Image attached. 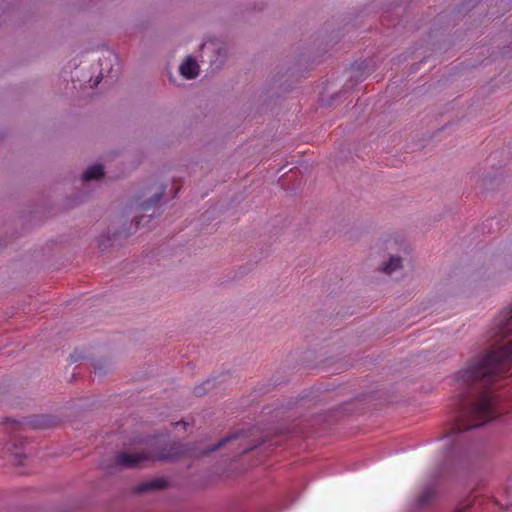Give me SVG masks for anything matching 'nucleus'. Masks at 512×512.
<instances>
[{
  "instance_id": "f257e3e1",
  "label": "nucleus",
  "mask_w": 512,
  "mask_h": 512,
  "mask_svg": "<svg viewBox=\"0 0 512 512\" xmlns=\"http://www.w3.org/2000/svg\"><path fill=\"white\" fill-rule=\"evenodd\" d=\"M512 371V307L494 319L488 331V345L474 355L455 375L457 413L445 437L456 442L461 433L497 418L501 411L493 385Z\"/></svg>"
},
{
  "instance_id": "f03ea898",
  "label": "nucleus",
  "mask_w": 512,
  "mask_h": 512,
  "mask_svg": "<svg viewBox=\"0 0 512 512\" xmlns=\"http://www.w3.org/2000/svg\"><path fill=\"white\" fill-rule=\"evenodd\" d=\"M251 433L247 432H239L232 434L222 440H220L216 445H213L205 450H203L199 455L207 454L212 451H215L216 449L229 444L231 445L236 455L247 453L254 448H256L260 442L254 441L250 442L248 438L250 437ZM183 455H195L198 456V453L195 452H189L184 449V447L179 443H174L171 446V450L168 453L162 452L158 455H151L149 453H127L122 452L116 455L115 457V463L119 466H123L126 468H136V467H142L149 461L154 460H170L175 459L177 457L183 456Z\"/></svg>"
},
{
  "instance_id": "7ed1b4c3",
  "label": "nucleus",
  "mask_w": 512,
  "mask_h": 512,
  "mask_svg": "<svg viewBox=\"0 0 512 512\" xmlns=\"http://www.w3.org/2000/svg\"><path fill=\"white\" fill-rule=\"evenodd\" d=\"M179 71L183 77L187 79H194L199 74V65L191 56H188L180 65Z\"/></svg>"
},
{
  "instance_id": "20e7f679",
  "label": "nucleus",
  "mask_w": 512,
  "mask_h": 512,
  "mask_svg": "<svg viewBox=\"0 0 512 512\" xmlns=\"http://www.w3.org/2000/svg\"><path fill=\"white\" fill-rule=\"evenodd\" d=\"M104 175V170L101 165H92L86 169L83 174V180L89 181L99 179Z\"/></svg>"
},
{
  "instance_id": "39448f33",
  "label": "nucleus",
  "mask_w": 512,
  "mask_h": 512,
  "mask_svg": "<svg viewBox=\"0 0 512 512\" xmlns=\"http://www.w3.org/2000/svg\"><path fill=\"white\" fill-rule=\"evenodd\" d=\"M166 486L164 479H156L148 482H144L137 487L138 492H145L149 490L162 489Z\"/></svg>"
},
{
  "instance_id": "423d86ee",
  "label": "nucleus",
  "mask_w": 512,
  "mask_h": 512,
  "mask_svg": "<svg viewBox=\"0 0 512 512\" xmlns=\"http://www.w3.org/2000/svg\"><path fill=\"white\" fill-rule=\"evenodd\" d=\"M401 267V259L399 257L392 256L389 261L383 267V272L390 275L395 270Z\"/></svg>"
},
{
  "instance_id": "0eeeda50",
  "label": "nucleus",
  "mask_w": 512,
  "mask_h": 512,
  "mask_svg": "<svg viewBox=\"0 0 512 512\" xmlns=\"http://www.w3.org/2000/svg\"><path fill=\"white\" fill-rule=\"evenodd\" d=\"M164 193V188L161 187L159 192L155 194V196L148 202L142 204V209L147 211L152 205L156 204L162 197Z\"/></svg>"
},
{
  "instance_id": "6e6552de",
  "label": "nucleus",
  "mask_w": 512,
  "mask_h": 512,
  "mask_svg": "<svg viewBox=\"0 0 512 512\" xmlns=\"http://www.w3.org/2000/svg\"><path fill=\"white\" fill-rule=\"evenodd\" d=\"M434 495V489L433 488H427L425 489L422 494L420 495L418 502L420 505L426 504Z\"/></svg>"
},
{
  "instance_id": "1a4fd4ad",
  "label": "nucleus",
  "mask_w": 512,
  "mask_h": 512,
  "mask_svg": "<svg viewBox=\"0 0 512 512\" xmlns=\"http://www.w3.org/2000/svg\"><path fill=\"white\" fill-rule=\"evenodd\" d=\"M212 387V383L210 380H207L202 385L195 387L194 393L197 396H202L206 393L207 389Z\"/></svg>"
},
{
  "instance_id": "9d476101",
  "label": "nucleus",
  "mask_w": 512,
  "mask_h": 512,
  "mask_svg": "<svg viewBox=\"0 0 512 512\" xmlns=\"http://www.w3.org/2000/svg\"><path fill=\"white\" fill-rule=\"evenodd\" d=\"M93 367H94V372L96 374H99L100 376L103 375L106 372V370L100 364L95 363L93 365Z\"/></svg>"
},
{
  "instance_id": "9b49d317",
  "label": "nucleus",
  "mask_w": 512,
  "mask_h": 512,
  "mask_svg": "<svg viewBox=\"0 0 512 512\" xmlns=\"http://www.w3.org/2000/svg\"><path fill=\"white\" fill-rule=\"evenodd\" d=\"M22 456L23 455L20 453H15V455L13 456L14 458L11 460V462L13 464H17V465L22 464V460H21Z\"/></svg>"
},
{
  "instance_id": "f8f14e48",
  "label": "nucleus",
  "mask_w": 512,
  "mask_h": 512,
  "mask_svg": "<svg viewBox=\"0 0 512 512\" xmlns=\"http://www.w3.org/2000/svg\"><path fill=\"white\" fill-rule=\"evenodd\" d=\"M100 80L99 79H96L95 81V85L99 84Z\"/></svg>"
}]
</instances>
